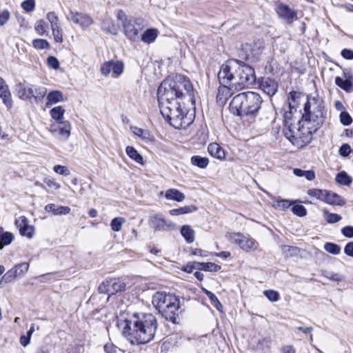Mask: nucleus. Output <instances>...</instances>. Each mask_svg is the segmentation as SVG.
I'll return each instance as SVG.
<instances>
[{
  "instance_id": "nucleus-1",
  "label": "nucleus",
  "mask_w": 353,
  "mask_h": 353,
  "mask_svg": "<svg viewBox=\"0 0 353 353\" xmlns=\"http://www.w3.org/2000/svg\"><path fill=\"white\" fill-rule=\"evenodd\" d=\"M196 94L190 79L182 74L168 78L160 84L157 90L160 112L175 129H185L188 125L184 121L185 101L194 105Z\"/></svg>"
},
{
  "instance_id": "nucleus-2",
  "label": "nucleus",
  "mask_w": 353,
  "mask_h": 353,
  "mask_svg": "<svg viewBox=\"0 0 353 353\" xmlns=\"http://www.w3.org/2000/svg\"><path fill=\"white\" fill-rule=\"evenodd\" d=\"M157 320L151 313H134L124 320L123 334L133 345L145 344L154 337Z\"/></svg>"
},
{
  "instance_id": "nucleus-3",
  "label": "nucleus",
  "mask_w": 353,
  "mask_h": 353,
  "mask_svg": "<svg viewBox=\"0 0 353 353\" xmlns=\"http://www.w3.org/2000/svg\"><path fill=\"white\" fill-rule=\"evenodd\" d=\"M262 98L255 92L236 94L230 103V112L236 116H249L256 113L261 108Z\"/></svg>"
},
{
  "instance_id": "nucleus-4",
  "label": "nucleus",
  "mask_w": 353,
  "mask_h": 353,
  "mask_svg": "<svg viewBox=\"0 0 353 353\" xmlns=\"http://www.w3.org/2000/svg\"><path fill=\"white\" fill-rule=\"evenodd\" d=\"M152 304L162 316L174 324L177 323L180 301L178 296L164 292H157L152 296Z\"/></svg>"
},
{
  "instance_id": "nucleus-5",
  "label": "nucleus",
  "mask_w": 353,
  "mask_h": 353,
  "mask_svg": "<svg viewBox=\"0 0 353 353\" xmlns=\"http://www.w3.org/2000/svg\"><path fill=\"white\" fill-rule=\"evenodd\" d=\"M323 101L319 97H307L304 110L307 114L303 116V128L308 130L307 132H316L323 118Z\"/></svg>"
},
{
  "instance_id": "nucleus-6",
  "label": "nucleus",
  "mask_w": 353,
  "mask_h": 353,
  "mask_svg": "<svg viewBox=\"0 0 353 353\" xmlns=\"http://www.w3.org/2000/svg\"><path fill=\"white\" fill-rule=\"evenodd\" d=\"M218 79L220 83L228 84L236 91L243 90L239 73L238 60L230 59L223 64L218 73Z\"/></svg>"
},
{
  "instance_id": "nucleus-7",
  "label": "nucleus",
  "mask_w": 353,
  "mask_h": 353,
  "mask_svg": "<svg viewBox=\"0 0 353 353\" xmlns=\"http://www.w3.org/2000/svg\"><path fill=\"white\" fill-rule=\"evenodd\" d=\"M126 284L119 278L107 279L103 281L98 287V291L100 294H106L108 295L106 300L118 292L124 291Z\"/></svg>"
},
{
  "instance_id": "nucleus-8",
  "label": "nucleus",
  "mask_w": 353,
  "mask_h": 353,
  "mask_svg": "<svg viewBox=\"0 0 353 353\" xmlns=\"http://www.w3.org/2000/svg\"><path fill=\"white\" fill-rule=\"evenodd\" d=\"M230 241L238 245L245 252L254 251L258 248V243L252 238L241 233H231L228 235Z\"/></svg>"
},
{
  "instance_id": "nucleus-9",
  "label": "nucleus",
  "mask_w": 353,
  "mask_h": 353,
  "mask_svg": "<svg viewBox=\"0 0 353 353\" xmlns=\"http://www.w3.org/2000/svg\"><path fill=\"white\" fill-rule=\"evenodd\" d=\"M239 73L243 89H247L256 81L255 72L252 67L238 60Z\"/></svg>"
},
{
  "instance_id": "nucleus-10",
  "label": "nucleus",
  "mask_w": 353,
  "mask_h": 353,
  "mask_svg": "<svg viewBox=\"0 0 353 353\" xmlns=\"http://www.w3.org/2000/svg\"><path fill=\"white\" fill-rule=\"evenodd\" d=\"M123 26L127 38L134 41L137 38L139 31L143 28V20L134 17L125 18Z\"/></svg>"
},
{
  "instance_id": "nucleus-11",
  "label": "nucleus",
  "mask_w": 353,
  "mask_h": 353,
  "mask_svg": "<svg viewBox=\"0 0 353 353\" xmlns=\"http://www.w3.org/2000/svg\"><path fill=\"white\" fill-rule=\"evenodd\" d=\"M150 224L156 230L173 231L176 230V225L174 223L159 214L151 217Z\"/></svg>"
},
{
  "instance_id": "nucleus-12",
  "label": "nucleus",
  "mask_w": 353,
  "mask_h": 353,
  "mask_svg": "<svg viewBox=\"0 0 353 353\" xmlns=\"http://www.w3.org/2000/svg\"><path fill=\"white\" fill-rule=\"evenodd\" d=\"M15 224L18 228L19 233L21 236H26L29 239H32L35 229L33 225L29 224V221L26 216H21L19 217L16 220Z\"/></svg>"
},
{
  "instance_id": "nucleus-13",
  "label": "nucleus",
  "mask_w": 353,
  "mask_h": 353,
  "mask_svg": "<svg viewBox=\"0 0 353 353\" xmlns=\"http://www.w3.org/2000/svg\"><path fill=\"white\" fill-rule=\"evenodd\" d=\"M67 18L75 24L79 25L82 28H88L93 23L92 19L88 14L72 10L70 11Z\"/></svg>"
},
{
  "instance_id": "nucleus-14",
  "label": "nucleus",
  "mask_w": 353,
  "mask_h": 353,
  "mask_svg": "<svg viewBox=\"0 0 353 353\" xmlns=\"http://www.w3.org/2000/svg\"><path fill=\"white\" fill-rule=\"evenodd\" d=\"M285 137L298 148H301L312 140V134H284Z\"/></svg>"
},
{
  "instance_id": "nucleus-15",
  "label": "nucleus",
  "mask_w": 353,
  "mask_h": 353,
  "mask_svg": "<svg viewBox=\"0 0 353 353\" xmlns=\"http://www.w3.org/2000/svg\"><path fill=\"white\" fill-rule=\"evenodd\" d=\"M278 87L277 81L270 77H262L259 83L260 89L270 97L276 94Z\"/></svg>"
},
{
  "instance_id": "nucleus-16",
  "label": "nucleus",
  "mask_w": 353,
  "mask_h": 353,
  "mask_svg": "<svg viewBox=\"0 0 353 353\" xmlns=\"http://www.w3.org/2000/svg\"><path fill=\"white\" fill-rule=\"evenodd\" d=\"M277 13L280 17L284 19L289 24H291L294 19H297L296 11L283 3L278 5Z\"/></svg>"
},
{
  "instance_id": "nucleus-17",
  "label": "nucleus",
  "mask_w": 353,
  "mask_h": 353,
  "mask_svg": "<svg viewBox=\"0 0 353 353\" xmlns=\"http://www.w3.org/2000/svg\"><path fill=\"white\" fill-rule=\"evenodd\" d=\"M234 89L228 84L220 83L216 95V101L220 105H224L227 100L230 97Z\"/></svg>"
},
{
  "instance_id": "nucleus-18",
  "label": "nucleus",
  "mask_w": 353,
  "mask_h": 353,
  "mask_svg": "<svg viewBox=\"0 0 353 353\" xmlns=\"http://www.w3.org/2000/svg\"><path fill=\"white\" fill-rule=\"evenodd\" d=\"M16 91L21 99L30 101L32 84L28 83L26 81L19 82L16 85Z\"/></svg>"
},
{
  "instance_id": "nucleus-19",
  "label": "nucleus",
  "mask_w": 353,
  "mask_h": 353,
  "mask_svg": "<svg viewBox=\"0 0 353 353\" xmlns=\"http://www.w3.org/2000/svg\"><path fill=\"white\" fill-rule=\"evenodd\" d=\"M0 98L8 108L12 106L11 93L6 81L1 77H0Z\"/></svg>"
},
{
  "instance_id": "nucleus-20",
  "label": "nucleus",
  "mask_w": 353,
  "mask_h": 353,
  "mask_svg": "<svg viewBox=\"0 0 353 353\" xmlns=\"http://www.w3.org/2000/svg\"><path fill=\"white\" fill-rule=\"evenodd\" d=\"M330 205L343 206L345 201L338 194L326 190L324 201Z\"/></svg>"
},
{
  "instance_id": "nucleus-21",
  "label": "nucleus",
  "mask_w": 353,
  "mask_h": 353,
  "mask_svg": "<svg viewBox=\"0 0 353 353\" xmlns=\"http://www.w3.org/2000/svg\"><path fill=\"white\" fill-rule=\"evenodd\" d=\"M335 83L347 93H350L353 91V78L352 75H350V79L345 80H343L340 77H336L335 78Z\"/></svg>"
},
{
  "instance_id": "nucleus-22",
  "label": "nucleus",
  "mask_w": 353,
  "mask_h": 353,
  "mask_svg": "<svg viewBox=\"0 0 353 353\" xmlns=\"http://www.w3.org/2000/svg\"><path fill=\"white\" fill-rule=\"evenodd\" d=\"M209 154L216 159H223L225 158V151L216 143H212L208 147Z\"/></svg>"
},
{
  "instance_id": "nucleus-23",
  "label": "nucleus",
  "mask_w": 353,
  "mask_h": 353,
  "mask_svg": "<svg viewBox=\"0 0 353 353\" xmlns=\"http://www.w3.org/2000/svg\"><path fill=\"white\" fill-rule=\"evenodd\" d=\"M45 210L52 212L54 215H61L69 214L71 210L68 206H58L54 203H50L45 206Z\"/></svg>"
},
{
  "instance_id": "nucleus-24",
  "label": "nucleus",
  "mask_w": 353,
  "mask_h": 353,
  "mask_svg": "<svg viewBox=\"0 0 353 353\" xmlns=\"http://www.w3.org/2000/svg\"><path fill=\"white\" fill-rule=\"evenodd\" d=\"M165 197L168 200H173L177 202H181L185 198L183 192L174 188L168 189L165 193Z\"/></svg>"
},
{
  "instance_id": "nucleus-25",
  "label": "nucleus",
  "mask_w": 353,
  "mask_h": 353,
  "mask_svg": "<svg viewBox=\"0 0 353 353\" xmlns=\"http://www.w3.org/2000/svg\"><path fill=\"white\" fill-rule=\"evenodd\" d=\"M48 102L46 106L49 107L52 104L57 103L63 101V95L61 91L52 90L50 91L47 95Z\"/></svg>"
},
{
  "instance_id": "nucleus-26",
  "label": "nucleus",
  "mask_w": 353,
  "mask_h": 353,
  "mask_svg": "<svg viewBox=\"0 0 353 353\" xmlns=\"http://www.w3.org/2000/svg\"><path fill=\"white\" fill-rule=\"evenodd\" d=\"M14 239V235L10 232H5L0 228V249L10 245Z\"/></svg>"
},
{
  "instance_id": "nucleus-27",
  "label": "nucleus",
  "mask_w": 353,
  "mask_h": 353,
  "mask_svg": "<svg viewBox=\"0 0 353 353\" xmlns=\"http://www.w3.org/2000/svg\"><path fill=\"white\" fill-rule=\"evenodd\" d=\"M47 94V88L43 86L35 88L32 85V92L30 94V101L34 99L35 101L42 100Z\"/></svg>"
},
{
  "instance_id": "nucleus-28",
  "label": "nucleus",
  "mask_w": 353,
  "mask_h": 353,
  "mask_svg": "<svg viewBox=\"0 0 353 353\" xmlns=\"http://www.w3.org/2000/svg\"><path fill=\"white\" fill-rule=\"evenodd\" d=\"M197 210L195 205H186L179 208L172 209L170 211V214L172 216H178L181 214H186Z\"/></svg>"
},
{
  "instance_id": "nucleus-29",
  "label": "nucleus",
  "mask_w": 353,
  "mask_h": 353,
  "mask_svg": "<svg viewBox=\"0 0 353 353\" xmlns=\"http://www.w3.org/2000/svg\"><path fill=\"white\" fill-rule=\"evenodd\" d=\"M157 37V30L154 28L146 30L141 35V41L146 43H151Z\"/></svg>"
},
{
  "instance_id": "nucleus-30",
  "label": "nucleus",
  "mask_w": 353,
  "mask_h": 353,
  "mask_svg": "<svg viewBox=\"0 0 353 353\" xmlns=\"http://www.w3.org/2000/svg\"><path fill=\"white\" fill-rule=\"evenodd\" d=\"M127 155L137 163L143 164V159L137 150L132 146H127L125 148Z\"/></svg>"
},
{
  "instance_id": "nucleus-31",
  "label": "nucleus",
  "mask_w": 353,
  "mask_h": 353,
  "mask_svg": "<svg viewBox=\"0 0 353 353\" xmlns=\"http://www.w3.org/2000/svg\"><path fill=\"white\" fill-rule=\"evenodd\" d=\"M181 234L184 237L185 241L191 243L194 241V231L190 226L185 225L181 228Z\"/></svg>"
},
{
  "instance_id": "nucleus-32",
  "label": "nucleus",
  "mask_w": 353,
  "mask_h": 353,
  "mask_svg": "<svg viewBox=\"0 0 353 353\" xmlns=\"http://www.w3.org/2000/svg\"><path fill=\"white\" fill-rule=\"evenodd\" d=\"M191 163L199 168H205L209 164L208 157H203L199 155H194L191 157Z\"/></svg>"
},
{
  "instance_id": "nucleus-33",
  "label": "nucleus",
  "mask_w": 353,
  "mask_h": 353,
  "mask_svg": "<svg viewBox=\"0 0 353 353\" xmlns=\"http://www.w3.org/2000/svg\"><path fill=\"white\" fill-rule=\"evenodd\" d=\"M336 181L343 185H350L352 182V178L345 171H342L337 174Z\"/></svg>"
},
{
  "instance_id": "nucleus-34",
  "label": "nucleus",
  "mask_w": 353,
  "mask_h": 353,
  "mask_svg": "<svg viewBox=\"0 0 353 353\" xmlns=\"http://www.w3.org/2000/svg\"><path fill=\"white\" fill-rule=\"evenodd\" d=\"M300 203L299 201H290L288 199H281L276 201L274 204V206L281 210H285L289 208L292 204Z\"/></svg>"
},
{
  "instance_id": "nucleus-35",
  "label": "nucleus",
  "mask_w": 353,
  "mask_h": 353,
  "mask_svg": "<svg viewBox=\"0 0 353 353\" xmlns=\"http://www.w3.org/2000/svg\"><path fill=\"white\" fill-rule=\"evenodd\" d=\"M64 112L65 110L61 106H56L50 112L52 118L59 122L63 119Z\"/></svg>"
},
{
  "instance_id": "nucleus-36",
  "label": "nucleus",
  "mask_w": 353,
  "mask_h": 353,
  "mask_svg": "<svg viewBox=\"0 0 353 353\" xmlns=\"http://www.w3.org/2000/svg\"><path fill=\"white\" fill-rule=\"evenodd\" d=\"M17 276H19L17 274V270H14V268H13L9 270L6 274L3 275L0 281V284H1L2 283H9L12 281Z\"/></svg>"
},
{
  "instance_id": "nucleus-37",
  "label": "nucleus",
  "mask_w": 353,
  "mask_h": 353,
  "mask_svg": "<svg viewBox=\"0 0 353 353\" xmlns=\"http://www.w3.org/2000/svg\"><path fill=\"white\" fill-rule=\"evenodd\" d=\"M221 266L214 263H200V270L208 272H218L221 270Z\"/></svg>"
},
{
  "instance_id": "nucleus-38",
  "label": "nucleus",
  "mask_w": 353,
  "mask_h": 353,
  "mask_svg": "<svg viewBox=\"0 0 353 353\" xmlns=\"http://www.w3.org/2000/svg\"><path fill=\"white\" fill-rule=\"evenodd\" d=\"M325 192H326V190H325L312 188V189H309L307 190V194L309 196H310L312 197H315L319 200L324 201Z\"/></svg>"
},
{
  "instance_id": "nucleus-39",
  "label": "nucleus",
  "mask_w": 353,
  "mask_h": 353,
  "mask_svg": "<svg viewBox=\"0 0 353 353\" xmlns=\"http://www.w3.org/2000/svg\"><path fill=\"white\" fill-rule=\"evenodd\" d=\"M325 220L329 223H335L341 220L342 217L337 214L330 213L326 209L323 210Z\"/></svg>"
},
{
  "instance_id": "nucleus-40",
  "label": "nucleus",
  "mask_w": 353,
  "mask_h": 353,
  "mask_svg": "<svg viewBox=\"0 0 353 353\" xmlns=\"http://www.w3.org/2000/svg\"><path fill=\"white\" fill-rule=\"evenodd\" d=\"M125 222V219L123 217H115L111 221L110 227L114 232H119L121 230L122 225Z\"/></svg>"
},
{
  "instance_id": "nucleus-41",
  "label": "nucleus",
  "mask_w": 353,
  "mask_h": 353,
  "mask_svg": "<svg viewBox=\"0 0 353 353\" xmlns=\"http://www.w3.org/2000/svg\"><path fill=\"white\" fill-rule=\"evenodd\" d=\"M324 249L326 252L332 254H338L341 252L340 246L333 243H326L324 245Z\"/></svg>"
},
{
  "instance_id": "nucleus-42",
  "label": "nucleus",
  "mask_w": 353,
  "mask_h": 353,
  "mask_svg": "<svg viewBox=\"0 0 353 353\" xmlns=\"http://www.w3.org/2000/svg\"><path fill=\"white\" fill-rule=\"evenodd\" d=\"M123 71V64L120 61H112V75L117 77Z\"/></svg>"
},
{
  "instance_id": "nucleus-43",
  "label": "nucleus",
  "mask_w": 353,
  "mask_h": 353,
  "mask_svg": "<svg viewBox=\"0 0 353 353\" xmlns=\"http://www.w3.org/2000/svg\"><path fill=\"white\" fill-rule=\"evenodd\" d=\"M292 212L294 214L300 217L305 216L307 214L306 208L303 205L299 204L294 205L292 208Z\"/></svg>"
},
{
  "instance_id": "nucleus-44",
  "label": "nucleus",
  "mask_w": 353,
  "mask_h": 353,
  "mask_svg": "<svg viewBox=\"0 0 353 353\" xmlns=\"http://www.w3.org/2000/svg\"><path fill=\"white\" fill-rule=\"evenodd\" d=\"M84 347L81 344H71L65 350V353H83Z\"/></svg>"
},
{
  "instance_id": "nucleus-45",
  "label": "nucleus",
  "mask_w": 353,
  "mask_h": 353,
  "mask_svg": "<svg viewBox=\"0 0 353 353\" xmlns=\"http://www.w3.org/2000/svg\"><path fill=\"white\" fill-rule=\"evenodd\" d=\"M33 46L39 50L46 49L49 47V43L43 39H36L32 41Z\"/></svg>"
},
{
  "instance_id": "nucleus-46",
  "label": "nucleus",
  "mask_w": 353,
  "mask_h": 353,
  "mask_svg": "<svg viewBox=\"0 0 353 353\" xmlns=\"http://www.w3.org/2000/svg\"><path fill=\"white\" fill-rule=\"evenodd\" d=\"M47 19L50 23L51 28L59 26V18L54 12H50L47 14Z\"/></svg>"
},
{
  "instance_id": "nucleus-47",
  "label": "nucleus",
  "mask_w": 353,
  "mask_h": 353,
  "mask_svg": "<svg viewBox=\"0 0 353 353\" xmlns=\"http://www.w3.org/2000/svg\"><path fill=\"white\" fill-rule=\"evenodd\" d=\"M22 8L27 12H32L35 8L34 0H26L21 3Z\"/></svg>"
},
{
  "instance_id": "nucleus-48",
  "label": "nucleus",
  "mask_w": 353,
  "mask_h": 353,
  "mask_svg": "<svg viewBox=\"0 0 353 353\" xmlns=\"http://www.w3.org/2000/svg\"><path fill=\"white\" fill-rule=\"evenodd\" d=\"M340 121L344 125H349L352 123V119L351 116L346 111H343L341 112Z\"/></svg>"
},
{
  "instance_id": "nucleus-49",
  "label": "nucleus",
  "mask_w": 353,
  "mask_h": 353,
  "mask_svg": "<svg viewBox=\"0 0 353 353\" xmlns=\"http://www.w3.org/2000/svg\"><path fill=\"white\" fill-rule=\"evenodd\" d=\"M194 270H200V262H189L183 268V271L188 273L192 272Z\"/></svg>"
},
{
  "instance_id": "nucleus-50",
  "label": "nucleus",
  "mask_w": 353,
  "mask_h": 353,
  "mask_svg": "<svg viewBox=\"0 0 353 353\" xmlns=\"http://www.w3.org/2000/svg\"><path fill=\"white\" fill-rule=\"evenodd\" d=\"M264 295L267 297L268 300L272 302L277 301L279 298V294L277 292L272 290H268L264 291Z\"/></svg>"
},
{
  "instance_id": "nucleus-51",
  "label": "nucleus",
  "mask_w": 353,
  "mask_h": 353,
  "mask_svg": "<svg viewBox=\"0 0 353 353\" xmlns=\"http://www.w3.org/2000/svg\"><path fill=\"white\" fill-rule=\"evenodd\" d=\"M101 72L105 77L112 72V61L104 63L101 67Z\"/></svg>"
},
{
  "instance_id": "nucleus-52",
  "label": "nucleus",
  "mask_w": 353,
  "mask_h": 353,
  "mask_svg": "<svg viewBox=\"0 0 353 353\" xmlns=\"http://www.w3.org/2000/svg\"><path fill=\"white\" fill-rule=\"evenodd\" d=\"M53 170L59 174L63 175V176H68L70 174V172L69 169L61 165H56L53 168Z\"/></svg>"
},
{
  "instance_id": "nucleus-53",
  "label": "nucleus",
  "mask_w": 353,
  "mask_h": 353,
  "mask_svg": "<svg viewBox=\"0 0 353 353\" xmlns=\"http://www.w3.org/2000/svg\"><path fill=\"white\" fill-rule=\"evenodd\" d=\"M14 268L17 270L19 276L23 275L28 270L29 263L25 262L21 263L16 265Z\"/></svg>"
},
{
  "instance_id": "nucleus-54",
  "label": "nucleus",
  "mask_w": 353,
  "mask_h": 353,
  "mask_svg": "<svg viewBox=\"0 0 353 353\" xmlns=\"http://www.w3.org/2000/svg\"><path fill=\"white\" fill-rule=\"evenodd\" d=\"M52 34L54 36V41L57 43H61L63 41L62 30L59 26L56 28H52Z\"/></svg>"
},
{
  "instance_id": "nucleus-55",
  "label": "nucleus",
  "mask_w": 353,
  "mask_h": 353,
  "mask_svg": "<svg viewBox=\"0 0 353 353\" xmlns=\"http://www.w3.org/2000/svg\"><path fill=\"white\" fill-rule=\"evenodd\" d=\"M48 26L43 20H39L37 22L35 30L40 34H43L47 32Z\"/></svg>"
},
{
  "instance_id": "nucleus-56",
  "label": "nucleus",
  "mask_w": 353,
  "mask_h": 353,
  "mask_svg": "<svg viewBox=\"0 0 353 353\" xmlns=\"http://www.w3.org/2000/svg\"><path fill=\"white\" fill-rule=\"evenodd\" d=\"M104 351L105 353H123L122 350L113 344L107 343L104 345Z\"/></svg>"
},
{
  "instance_id": "nucleus-57",
  "label": "nucleus",
  "mask_w": 353,
  "mask_h": 353,
  "mask_svg": "<svg viewBox=\"0 0 353 353\" xmlns=\"http://www.w3.org/2000/svg\"><path fill=\"white\" fill-rule=\"evenodd\" d=\"M325 277L334 281H341L343 280V276L339 273L332 272H327L325 274Z\"/></svg>"
},
{
  "instance_id": "nucleus-58",
  "label": "nucleus",
  "mask_w": 353,
  "mask_h": 353,
  "mask_svg": "<svg viewBox=\"0 0 353 353\" xmlns=\"http://www.w3.org/2000/svg\"><path fill=\"white\" fill-rule=\"evenodd\" d=\"M47 63L48 65L54 70H57L59 68V61L54 56L49 57L47 59Z\"/></svg>"
},
{
  "instance_id": "nucleus-59",
  "label": "nucleus",
  "mask_w": 353,
  "mask_h": 353,
  "mask_svg": "<svg viewBox=\"0 0 353 353\" xmlns=\"http://www.w3.org/2000/svg\"><path fill=\"white\" fill-rule=\"evenodd\" d=\"M351 148L348 144H343L339 148V154L343 157H347L351 152Z\"/></svg>"
},
{
  "instance_id": "nucleus-60",
  "label": "nucleus",
  "mask_w": 353,
  "mask_h": 353,
  "mask_svg": "<svg viewBox=\"0 0 353 353\" xmlns=\"http://www.w3.org/2000/svg\"><path fill=\"white\" fill-rule=\"evenodd\" d=\"M10 14L8 10H3L0 14V26L5 25L10 19Z\"/></svg>"
},
{
  "instance_id": "nucleus-61",
  "label": "nucleus",
  "mask_w": 353,
  "mask_h": 353,
  "mask_svg": "<svg viewBox=\"0 0 353 353\" xmlns=\"http://www.w3.org/2000/svg\"><path fill=\"white\" fill-rule=\"evenodd\" d=\"M282 250L283 252L292 256L293 254H296L299 250L296 247L285 245L282 246Z\"/></svg>"
},
{
  "instance_id": "nucleus-62",
  "label": "nucleus",
  "mask_w": 353,
  "mask_h": 353,
  "mask_svg": "<svg viewBox=\"0 0 353 353\" xmlns=\"http://www.w3.org/2000/svg\"><path fill=\"white\" fill-rule=\"evenodd\" d=\"M341 233L343 235L347 238H353V227L352 226H345L341 229Z\"/></svg>"
},
{
  "instance_id": "nucleus-63",
  "label": "nucleus",
  "mask_w": 353,
  "mask_h": 353,
  "mask_svg": "<svg viewBox=\"0 0 353 353\" xmlns=\"http://www.w3.org/2000/svg\"><path fill=\"white\" fill-rule=\"evenodd\" d=\"M341 56L347 60H352L353 59V50L350 49H343L341 52Z\"/></svg>"
},
{
  "instance_id": "nucleus-64",
  "label": "nucleus",
  "mask_w": 353,
  "mask_h": 353,
  "mask_svg": "<svg viewBox=\"0 0 353 353\" xmlns=\"http://www.w3.org/2000/svg\"><path fill=\"white\" fill-rule=\"evenodd\" d=\"M344 252L349 256L353 257V241L347 243L344 248Z\"/></svg>"
}]
</instances>
